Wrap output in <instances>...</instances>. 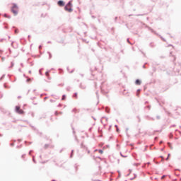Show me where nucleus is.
<instances>
[{"mask_svg":"<svg viewBox=\"0 0 181 181\" xmlns=\"http://www.w3.org/2000/svg\"><path fill=\"white\" fill-rule=\"evenodd\" d=\"M73 4H71V1H69L64 7L65 11L66 12H73Z\"/></svg>","mask_w":181,"mask_h":181,"instance_id":"nucleus-1","label":"nucleus"},{"mask_svg":"<svg viewBox=\"0 0 181 181\" xmlns=\"http://www.w3.org/2000/svg\"><path fill=\"white\" fill-rule=\"evenodd\" d=\"M11 11L14 15H18V6H16V4L13 5V7L11 8Z\"/></svg>","mask_w":181,"mask_h":181,"instance_id":"nucleus-2","label":"nucleus"},{"mask_svg":"<svg viewBox=\"0 0 181 181\" xmlns=\"http://www.w3.org/2000/svg\"><path fill=\"white\" fill-rule=\"evenodd\" d=\"M16 112H18V114H23V111L22 109H21V107L16 106Z\"/></svg>","mask_w":181,"mask_h":181,"instance_id":"nucleus-3","label":"nucleus"},{"mask_svg":"<svg viewBox=\"0 0 181 181\" xmlns=\"http://www.w3.org/2000/svg\"><path fill=\"white\" fill-rule=\"evenodd\" d=\"M59 6H64V1L60 0L58 1Z\"/></svg>","mask_w":181,"mask_h":181,"instance_id":"nucleus-4","label":"nucleus"},{"mask_svg":"<svg viewBox=\"0 0 181 181\" xmlns=\"http://www.w3.org/2000/svg\"><path fill=\"white\" fill-rule=\"evenodd\" d=\"M135 84H136V86H141V81H139V79L136 80Z\"/></svg>","mask_w":181,"mask_h":181,"instance_id":"nucleus-5","label":"nucleus"},{"mask_svg":"<svg viewBox=\"0 0 181 181\" xmlns=\"http://www.w3.org/2000/svg\"><path fill=\"white\" fill-rule=\"evenodd\" d=\"M66 100V95L62 96V100Z\"/></svg>","mask_w":181,"mask_h":181,"instance_id":"nucleus-6","label":"nucleus"},{"mask_svg":"<svg viewBox=\"0 0 181 181\" xmlns=\"http://www.w3.org/2000/svg\"><path fill=\"white\" fill-rule=\"evenodd\" d=\"M170 156V154H168V158H166V160H168Z\"/></svg>","mask_w":181,"mask_h":181,"instance_id":"nucleus-7","label":"nucleus"},{"mask_svg":"<svg viewBox=\"0 0 181 181\" xmlns=\"http://www.w3.org/2000/svg\"><path fill=\"white\" fill-rule=\"evenodd\" d=\"M99 153H103V150H99Z\"/></svg>","mask_w":181,"mask_h":181,"instance_id":"nucleus-8","label":"nucleus"},{"mask_svg":"<svg viewBox=\"0 0 181 181\" xmlns=\"http://www.w3.org/2000/svg\"><path fill=\"white\" fill-rule=\"evenodd\" d=\"M46 76H49V73L48 72H46Z\"/></svg>","mask_w":181,"mask_h":181,"instance_id":"nucleus-9","label":"nucleus"},{"mask_svg":"<svg viewBox=\"0 0 181 181\" xmlns=\"http://www.w3.org/2000/svg\"><path fill=\"white\" fill-rule=\"evenodd\" d=\"M164 177H165V175H163V176L161 177V179H164Z\"/></svg>","mask_w":181,"mask_h":181,"instance_id":"nucleus-10","label":"nucleus"}]
</instances>
